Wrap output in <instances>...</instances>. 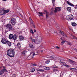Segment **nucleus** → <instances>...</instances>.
Wrapping results in <instances>:
<instances>
[{"label": "nucleus", "instance_id": "nucleus-1", "mask_svg": "<svg viewBox=\"0 0 77 77\" xmlns=\"http://www.w3.org/2000/svg\"><path fill=\"white\" fill-rule=\"evenodd\" d=\"M1 42L4 44H6L9 47H11L12 45L11 42L6 39L5 38H3L1 41Z\"/></svg>", "mask_w": 77, "mask_h": 77}, {"label": "nucleus", "instance_id": "nucleus-2", "mask_svg": "<svg viewBox=\"0 0 77 77\" xmlns=\"http://www.w3.org/2000/svg\"><path fill=\"white\" fill-rule=\"evenodd\" d=\"M7 55L10 57H14L15 56V51L12 49H9L7 51Z\"/></svg>", "mask_w": 77, "mask_h": 77}, {"label": "nucleus", "instance_id": "nucleus-3", "mask_svg": "<svg viewBox=\"0 0 77 77\" xmlns=\"http://www.w3.org/2000/svg\"><path fill=\"white\" fill-rule=\"evenodd\" d=\"M5 27L6 29L8 30V31H11L13 30V27H12V26L11 23H9L6 25Z\"/></svg>", "mask_w": 77, "mask_h": 77}, {"label": "nucleus", "instance_id": "nucleus-4", "mask_svg": "<svg viewBox=\"0 0 77 77\" xmlns=\"http://www.w3.org/2000/svg\"><path fill=\"white\" fill-rule=\"evenodd\" d=\"M11 23L13 26H14V25L16 24L17 22L16 21V20H15V18H12L11 19Z\"/></svg>", "mask_w": 77, "mask_h": 77}, {"label": "nucleus", "instance_id": "nucleus-5", "mask_svg": "<svg viewBox=\"0 0 77 77\" xmlns=\"http://www.w3.org/2000/svg\"><path fill=\"white\" fill-rule=\"evenodd\" d=\"M73 15L71 14L69 15L68 17H66V20H71L73 19Z\"/></svg>", "mask_w": 77, "mask_h": 77}, {"label": "nucleus", "instance_id": "nucleus-6", "mask_svg": "<svg viewBox=\"0 0 77 77\" xmlns=\"http://www.w3.org/2000/svg\"><path fill=\"white\" fill-rule=\"evenodd\" d=\"M61 11L60 7H56L55 8V10L54 11V12L56 13L57 12H59Z\"/></svg>", "mask_w": 77, "mask_h": 77}, {"label": "nucleus", "instance_id": "nucleus-7", "mask_svg": "<svg viewBox=\"0 0 77 77\" xmlns=\"http://www.w3.org/2000/svg\"><path fill=\"white\" fill-rule=\"evenodd\" d=\"M29 19L31 22L30 24H32V26H33L34 28H35V25H34V24L33 23V20H32V18H31L29 17Z\"/></svg>", "mask_w": 77, "mask_h": 77}, {"label": "nucleus", "instance_id": "nucleus-8", "mask_svg": "<svg viewBox=\"0 0 77 77\" xmlns=\"http://www.w3.org/2000/svg\"><path fill=\"white\" fill-rule=\"evenodd\" d=\"M66 3L69 6H72V7H74V5L71 3H70V2L68 1H67L66 2Z\"/></svg>", "mask_w": 77, "mask_h": 77}, {"label": "nucleus", "instance_id": "nucleus-9", "mask_svg": "<svg viewBox=\"0 0 77 77\" xmlns=\"http://www.w3.org/2000/svg\"><path fill=\"white\" fill-rule=\"evenodd\" d=\"M24 38V37L22 35H20L19 37V39L20 41H23V39Z\"/></svg>", "mask_w": 77, "mask_h": 77}, {"label": "nucleus", "instance_id": "nucleus-10", "mask_svg": "<svg viewBox=\"0 0 77 77\" xmlns=\"http://www.w3.org/2000/svg\"><path fill=\"white\" fill-rule=\"evenodd\" d=\"M13 38L14 41H16V40H17V35H13Z\"/></svg>", "mask_w": 77, "mask_h": 77}, {"label": "nucleus", "instance_id": "nucleus-11", "mask_svg": "<svg viewBox=\"0 0 77 77\" xmlns=\"http://www.w3.org/2000/svg\"><path fill=\"white\" fill-rule=\"evenodd\" d=\"M60 32L61 33V34L63 36H64V37H66V36H67L66 34L64 32H63L60 31Z\"/></svg>", "mask_w": 77, "mask_h": 77}, {"label": "nucleus", "instance_id": "nucleus-12", "mask_svg": "<svg viewBox=\"0 0 77 77\" xmlns=\"http://www.w3.org/2000/svg\"><path fill=\"white\" fill-rule=\"evenodd\" d=\"M17 46L18 48H21V43H18L17 45Z\"/></svg>", "mask_w": 77, "mask_h": 77}, {"label": "nucleus", "instance_id": "nucleus-13", "mask_svg": "<svg viewBox=\"0 0 77 77\" xmlns=\"http://www.w3.org/2000/svg\"><path fill=\"white\" fill-rule=\"evenodd\" d=\"M70 69L71 71H77V69L75 68H70Z\"/></svg>", "mask_w": 77, "mask_h": 77}, {"label": "nucleus", "instance_id": "nucleus-14", "mask_svg": "<svg viewBox=\"0 0 77 77\" xmlns=\"http://www.w3.org/2000/svg\"><path fill=\"white\" fill-rule=\"evenodd\" d=\"M4 12H3L4 15H5V14H7V13H8L9 12V10H4Z\"/></svg>", "mask_w": 77, "mask_h": 77}, {"label": "nucleus", "instance_id": "nucleus-15", "mask_svg": "<svg viewBox=\"0 0 77 77\" xmlns=\"http://www.w3.org/2000/svg\"><path fill=\"white\" fill-rule=\"evenodd\" d=\"M14 35H13V34H11L9 35V38L10 39H12V38H13V37Z\"/></svg>", "mask_w": 77, "mask_h": 77}, {"label": "nucleus", "instance_id": "nucleus-16", "mask_svg": "<svg viewBox=\"0 0 77 77\" xmlns=\"http://www.w3.org/2000/svg\"><path fill=\"white\" fill-rule=\"evenodd\" d=\"M67 10L69 12H71V7H67Z\"/></svg>", "mask_w": 77, "mask_h": 77}, {"label": "nucleus", "instance_id": "nucleus-17", "mask_svg": "<svg viewBox=\"0 0 77 77\" xmlns=\"http://www.w3.org/2000/svg\"><path fill=\"white\" fill-rule=\"evenodd\" d=\"M29 46L30 48H34V47L33 45L31 43L29 44Z\"/></svg>", "mask_w": 77, "mask_h": 77}, {"label": "nucleus", "instance_id": "nucleus-18", "mask_svg": "<svg viewBox=\"0 0 77 77\" xmlns=\"http://www.w3.org/2000/svg\"><path fill=\"white\" fill-rule=\"evenodd\" d=\"M37 41V39H32V42H34V43H35V44L36 43Z\"/></svg>", "mask_w": 77, "mask_h": 77}, {"label": "nucleus", "instance_id": "nucleus-19", "mask_svg": "<svg viewBox=\"0 0 77 77\" xmlns=\"http://www.w3.org/2000/svg\"><path fill=\"white\" fill-rule=\"evenodd\" d=\"M5 71H4L3 70H0V75H2V74H3V73H4V72Z\"/></svg>", "mask_w": 77, "mask_h": 77}, {"label": "nucleus", "instance_id": "nucleus-20", "mask_svg": "<svg viewBox=\"0 0 77 77\" xmlns=\"http://www.w3.org/2000/svg\"><path fill=\"white\" fill-rule=\"evenodd\" d=\"M21 53L22 54H23V55H25V54L26 53H27V51H23L21 52Z\"/></svg>", "mask_w": 77, "mask_h": 77}, {"label": "nucleus", "instance_id": "nucleus-21", "mask_svg": "<svg viewBox=\"0 0 77 77\" xmlns=\"http://www.w3.org/2000/svg\"><path fill=\"white\" fill-rule=\"evenodd\" d=\"M72 26L74 27L77 25V24L75 23H72Z\"/></svg>", "mask_w": 77, "mask_h": 77}, {"label": "nucleus", "instance_id": "nucleus-22", "mask_svg": "<svg viewBox=\"0 0 77 77\" xmlns=\"http://www.w3.org/2000/svg\"><path fill=\"white\" fill-rule=\"evenodd\" d=\"M71 35L72 36V39H76V40H77V38L76 37L74 36V35Z\"/></svg>", "mask_w": 77, "mask_h": 77}, {"label": "nucleus", "instance_id": "nucleus-23", "mask_svg": "<svg viewBox=\"0 0 77 77\" xmlns=\"http://www.w3.org/2000/svg\"><path fill=\"white\" fill-rule=\"evenodd\" d=\"M69 60V62H70V63H74V61H72V60H71L70 59H69L68 60Z\"/></svg>", "mask_w": 77, "mask_h": 77}, {"label": "nucleus", "instance_id": "nucleus-24", "mask_svg": "<svg viewBox=\"0 0 77 77\" xmlns=\"http://www.w3.org/2000/svg\"><path fill=\"white\" fill-rule=\"evenodd\" d=\"M31 72H33L34 71H35V69H33V68H32L31 69Z\"/></svg>", "mask_w": 77, "mask_h": 77}, {"label": "nucleus", "instance_id": "nucleus-25", "mask_svg": "<svg viewBox=\"0 0 77 77\" xmlns=\"http://www.w3.org/2000/svg\"><path fill=\"white\" fill-rule=\"evenodd\" d=\"M44 69L46 70H49L50 68L49 67H45Z\"/></svg>", "mask_w": 77, "mask_h": 77}, {"label": "nucleus", "instance_id": "nucleus-26", "mask_svg": "<svg viewBox=\"0 0 77 77\" xmlns=\"http://www.w3.org/2000/svg\"><path fill=\"white\" fill-rule=\"evenodd\" d=\"M30 33H32L33 35L34 34V32H33V31L32 29H31L30 30Z\"/></svg>", "mask_w": 77, "mask_h": 77}, {"label": "nucleus", "instance_id": "nucleus-27", "mask_svg": "<svg viewBox=\"0 0 77 77\" xmlns=\"http://www.w3.org/2000/svg\"><path fill=\"white\" fill-rule=\"evenodd\" d=\"M66 63H65L63 64V65L64 66L65 65L66 66V67H67V68H69V67H70L69 66L67 65H66Z\"/></svg>", "mask_w": 77, "mask_h": 77}, {"label": "nucleus", "instance_id": "nucleus-28", "mask_svg": "<svg viewBox=\"0 0 77 77\" xmlns=\"http://www.w3.org/2000/svg\"><path fill=\"white\" fill-rule=\"evenodd\" d=\"M44 71V70L41 69L37 70V71H39L40 72H43Z\"/></svg>", "mask_w": 77, "mask_h": 77}, {"label": "nucleus", "instance_id": "nucleus-29", "mask_svg": "<svg viewBox=\"0 0 77 77\" xmlns=\"http://www.w3.org/2000/svg\"><path fill=\"white\" fill-rule=\"evenodd\" d=\"M2 70H4V71H5V72H8V71H7L6 69L5 68V67H3V69H2Z\"/></svg>", "mask_w": 77, "mask_h": 77}, {"label": "nucleus", "instance_id": "nucleus-30", "mask_svg": "<svg viewBox=\"0 0 77 77\" xmlns=\"http://www.w3.org/2000/svg\"><path fill=\"white\" fill-rule=\"evenodd\" d=\"M48 12H47L46 13V18H48Z\"/></svg>", "mask_w": 77, "mask_h": 77}, {"label": "nucleus", "instance_id": "nucleus-31", "mask_svg": "<svg viewBox=\"0 0 77 77\" xmlns=\"http://www.w3.org/2000/svg\"><path fill=\"white\" fill-rule=\"evenodd\" d=\"M65 40H64V41H63L61 43V45H63V43H65Z\"/></svg>", "mask_w": 77, "mask_h": 77}, {"label": "nucleus", "instance_id": "nucleus-32", "mask_svg": "<svg viewBox=\"0 0 77 77\" xmlns=\"http://www.w3.org/2000/svg\"><path fill=\"white\" fill-rule=\"evenodd\" d=\"M39 43H40V41L37 40L36 44H39Z\"/></svg>", "mask_w": 77, "mask_h": 77}, {"label": "nucleus", "instance_id": "nucleus-33", "mask_svg": "<svg viewBox=\"0 0 77 77\" xmlns=\"http://www.w3.org/2000/svg\"><path fill=\"white\" fill-rule=\"evenodd\" d=\"M49 62H50V61L49 60H48L45 62V63L46 64H47V63H49Z\"/></svg>", "mask_w": 77, "mask_h": 77}, {"label": "nucleus", "instance_id": "nucleus-34", "mask_svg": "<svg viewBox=\"0 0 77 77\" xmlns=\"http://www.w3.org/2000/svg\"><path fill=\"white\" fill-rule=\"evenodd\" d=\"M67 42L68 44H69V45H72V44H71V43L68 42Z\"/></svg>", "mask_w": 77, "mask_h": 77}, {"label": "nucleus", "instance_id": "nucleus-35", "mask_svg": "<svg viewBox=\"0 0 77 77\" xmlns=\"http://www.w3.org/2000/svg\"><path fill=\"white\" fill-rule=\"evenodd\" d=\"M52 3L53 4V6H54V3H55V1L52 0Z\"/></svg>", "mask_w": 77, "mask_h": 77}, {"label": "nucleus", "instance_id": "nucleus-36", "mask_svg": "<svg viewBox=\"0 0 77 77\" xmlns=\"http://www.w3.org/2000/svg\"><path fill=\"white\" fill-rule=\"evenodd\" d=\"M53 71H54V72H55V71H58V70L57 69H53Z\"/></svg>", "mask_w": 77, "mask_h": 77}, {"label": "nucleus", "instance_id": "nucleus-37", "mask_svg": "<svg viewBox=\"0 0 77 77\" xmlns=\"http://www.w3.org/2000/svg\"><path fill=\"white\" fill-rule=\"evenodd\" d=\"M60 62H61V63H63V64H64H64H65V63L64 62L62 61V60H60Z\"/></svg>", "mask_w": 77, "mask_h": 77}, {"label": "nucleus", "instance_id": "nucleus-38", "mask_svg": "<svg viewBox=\"0 0 77 77\" xmlns=\"http://www.w3.org/2000/svg\"><path fill=\"white\" fill-rule=\"evenodd\" d=\"M60 39H61V41H65V39H63V38H61Z\"/></svg>", "mask_w": 77, "mask_h": 77}, {"label": "nucleus", "instance_id": "nucleus-39", "mask_svg": "<svg viewBox=\"0 0 77 77\" xmlns=\"http://www.w3.org/2000/svg\"><path fill=\"white\" fill-rule=\"evenodd\" d=\"M32 54H33V56H35V55H37V54H35V53L34 52H32Z\"/></svg>", "mask_w": 77, "mask_h": 77}, {"label": "nucleus", "instance_id": "nucleus-40", "mask_svg": "<svg viewBox=\"0 0 77 77\" xmlns=\"http://www.w3.org/2000/svg\"><path fill=\"white\" fill-rule=\"evenodd\" d=\"M0 14L1 15H4V14H3V13H2V12H0Z\"/></svg>", "mask_w": 77, "mask_h": 77}, {"label": "nucleus", "instance_id": "nucleus-41", "mask_svg": "<svg viewBox=\"0 0 77 77\" xmlns=\"http://www.w3.org/2000/svg\"><path fill=\"white\" fill-rule=\"evenodd\" d=\"M38 14H40V15H42L43 14L42 13L40 12H39Z\"/></svg>", "mask_w": 77, "mask_h": 77}, {"label": "nucleus", "instance_id": "nucleus-42", "mask_svg": "<svg viewBox=\"0 0 77 77\" xmlns=\"http://www.w3.org/2000/svg\"><path fill=\"white\" fill-rule=\"evenodd\" d=\"M32 65L33 66H36V64H35V63L32 64Z\"/></svg>", "mask_w": 77, "mask_h": 77}, {"label": "nucleus", "instance_id": "nucleus-43", "mask_svg": "<svg viewBox=\"0 0 77 77\" xmlns=\"http://www.w3.org/2000/svg\"><path fill=\"white\" fill-rule=\"evenodd\" d=\"M38 16H39V17H40V16H42V17H43V15L42 14H40L39 15H38Z\"/></svg>", "mask_w": 77, "mask_h": 77}, {"label": "nucleus", "instance_id": "nucleus-44", "mask_svg": "<svg viewBox=\"0 0 77 77\" xmlns=\"http://www.w3.org/2000/svg\"><path fill=\"white\" fill-rule=\"evenodd\" d=\"M56 48H58V49H59L60 48L59 47L57 46H56Z\"/></svg>", "mask_w": 77, "mask_h": 77}, {"label": "nucleus", "instance_id": "nucleus-45", "mask_svg": "<svg viewBox=\"0 0 77 77\" xmlns=\"http://www.w3.org/2000/svg\"><path fill=\"white\" fill-rule=\"evenodd\" d=\"M46 32H48V29H46Z\"/></svg>", "mask_w": 77, "mask_h": 77}, {"label": "nucleus", "instance_id": "nucleus-46", "mask_svg": "<svg viewBox=\"0 0 77 77\" xmlns=\"http://www.w3.org/2000/svg\"><path fill=\"white\" fill-rule=\"evenodd\" d=\"M51 58V59H54V57H53L52 56H51L50 57Z\"/></svg>", "mask_w": 77, "mask_h": 77}, {"label": "nucleus", "instance_id": "nucleus-47", "mask_svg": "<svg viewBox=\"0 0 77 77\" xmlns=\"http://www.w3.org/2000/svg\"><path fill=\"white\" fill-rule=\"evenodd\" d=\"M54 33H56V34H57V32L54 31Z\"/></svg>", "mask_w": 77, "mask_h": 77}, {"label": "nucleus", "instance_id": "nucleus-48", "mask_svg": "<svg viewBox=\"0 0 77 77\" xmlns=\"http://www.w3.org/2000/svg\"><path fill=\"white\" fill-rule=\"evenodd\" d=\"M36 32V31L35 30V29H34V32Z\"/></svg>", "mask_w": 77, "mask_h": 77}, {"label": "nucleus", "instance_id": "nucleus-49", "mask_svg": "<svg viewBox=\"0 0 77 77\" xmlns=\"http://www.w3.org/2000/svg\"><path fill=\"white\" fill-rule=\"evenodd\" d=\"M54 68H57V66H55L54 67Z\"/></svg>", "mask_w": 77, "mask_h": 77}, {"label": "nucleus", "instance_id": "nucleus-50", "mask_svg": "<svg viewBox=\"0 0 77 77\" xmlns=\"http://www.w3.org/2000/svg\"><path fill=\"white\" fill-rule=\"evenodd\" d=\"M45 12H46V13L47 12V11H46V10H45Z\"/></svg>", "mask_w": 77, "mask_h": 77}, {"label": "nucleus", "instance_id": "nucleus-51", "mask_svg": "<svg viewBox=\"0 0 77 77\" xmlns=\"http://www.w3.org/2000/svg\"><path fill=\"white\" fill-rule=\"evenodd\" d=\"M53 8H52V9H51V11H53Z\"/></svg>", "mask_w": 77, "mask_h": 77}, {"label": "nucleus", "instance_id": "nucleus-52", "mask_svg": "<svg viewBox=\"0 0 77 77\" xmlns=\"http://www.w3.org/2000/svg\"><path fill=\"white\" fill-rule=\"evenodd\" d=\"M41 52H42H42H43V50H41Z\"/></svg>", "mask_w": 77, "mask_h": 77}, {"label": "nucleus", "instance_id": "nucleus-53", "mask_svg": "<svg viewBox=\"0 0 77 77\" xmlns=\"http://www.w3.org/2000/svg\"><path fill=\"white\" fill-rule=\"evenodd\" d=\"M30 39H32V37H31Z\"/></svg>", "mask_w": 77, "mask_h": 77}, {"label": "nucleus", "instance_id": "nucleus-54", "mask_svg": "<svg viewBox=\"0 0 77 77\" xmlns=\"http://www.w3.org/2000/svg\"><path fill=\"white\" fill-rule=\"evenodd\" d=\"M3 1H6L7 0H2Z\"/></svg>", "mask_w": 77, "mask_h": 77}, {"label": "nucleus", "instance_id": "nucleus-55", "mask_svg": "<svg viewBox=\"0 0 77 77\" xmlns=\"http://www.w3.org/2000/svg\"><path fill=\"white\" fill-rule=\"evenodd\" d=\"M75 9H77V7H75Z\"/></svg>", "mask_w": 77, "mask_h": 77}, {"label": "nucleus", "instance_id": "nucleus-56", "mask_svg": "<svg viewBox=\"0 0 77 77\" xmlns=\"http://www.w3.org/2000/svg\"><path fill=\"white\" fill-rule=\"evenodd\" d=\"M52 0L55 1L56 0Z\"/></svg>", "mask_w": 77, "mask_h": 77}, {"label": "nucleus", "instance_id": "nucleus-57", "mask_svg": "<svg viewBox=\"0 0 77 77\" xmlns=\"http://www.w3.org/2000/svg\"><path fill=\"white\" fill-rule=\"evenodd\" d=\"M37 53H38V52H37Z\"/></svg>", "mask_w": 77, "mask_h": 77}]
</instances>
